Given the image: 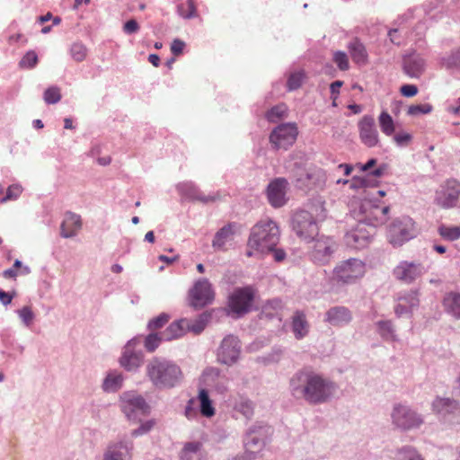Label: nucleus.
I'll return each mask as SVG.
<instances>
[{
  "label": "nucleus",
  "mask_w": 460,
  "mask_h": 460,
  "mask_svg": "<svg viewBox=\"0 0 460 460\" xmlns=\"http://www.w3.org/2000/svg\"><path fill=\"white\" fill-rule=\"evenodd\" d=\"M164 340L163 333L159 334L156 332H153L148 334L145 339V348L149 352H154L161 341Z\"/></svg>",
  "instance_id": "39"
},
{
  "label": "nucleus",
  "mask_w": 460,
  "mask_h": 460,
  "mask_svg": "<svg viewBox=\"0 0 460 460\" xmlns=\"http://www.w3.org/2000/svg\"><path fill=\"white\" fill-rule=\"evenodd\" d=\"M425 61L418 55H411L404 58V72L411 77H420L424 71Z\"/></svg>",
  "instance_id": "23"
},
{
  "label": "nucleus",
  "mask_w": 460,
  "mask_h": 460,
  "mask_svg": "<svg viewBox=\"0 0 460 460\" xmlns=\"http://www.w3.org/2000/svg\"><path fill=\"white\" fill-rule=\"evenodd\" d=\"M170 320V315L163 313L157 317L151 319L147 324V328L151 332H155L163 328Z\"/></svg>",
  "instance_id": "44"
},
{
  "label": "nucleus",
  "mask_w": 460,
  "mask_h": 460,
  "mask_svg": "<svg viewBox=\"0 0 460 460\" xmlns=\"http://www.w3.org/2000/svg\"><path fill=\"white\" fill-rule=\"evenodd\" d=\"M13 298V295L0 289V301L3 305H7L11 304Z\"/></svg>",
  "instance_id": "61"
},
{
  "label": "nucleus",
  "mask_w": 460,
  "mask_h": 460,
  "mask_svg": "<svg viewBox=\"0 0 460 460\" xmlns=\"http://www.w3.org/2000/svg\"><path fill=\"white\" fill-rule=\"evenodd\" d=\"M199 400L200 403V413L207 418L214 416L216 411L206 389L199 391Z\"/></svg>",
  "instance_id": "31"
},
{
  "label": "nucleus",
  "mask_w": 460,
  "mask_h": 460,
  "mask_svg": "<svg viewBox=\"0 0 460 460\" xmlns=\"http://www.w3.org/2000/svg\"><path fill=\"white\" fill-rule=\"evenodd\" d=\"M447 111L455 115L460 114V98L456 100L455 105H450Z\"/></svg>",
  "instance_id": "64"
},
{
  "label": "nucleus",
  "mask_w": 460,
  "mask_h": 460,
  "mask_svg": "<svg viewBox=\"0 0 460 460\" xmlns=\"http://www.w3.org/2000/svg\"><path fill=\"white\" fill-rule=\"evenodd\" d=\"M190 304L194 307H203L211 303L214 292L208 279H200L196 282L190 292Z\"/></svg>",
  "instance_id": "12"
},
{
  "label": "nucleus",
  "mask_w": 460,
  "mask_h": 460,
  "mask_svg": "<svg viewBox=\"0 0 460 460\" xmlns=\"http://www.w3.org/2000/svg\"><path fill=\"white\" fill-rule=\"evenodd\" d=\"M131 448L123 443H117L108 447L103 460H129L131 458Z\"/></svg>",
  "instance_id": "26"
},
{
  "label": "nucleus",
  "mask_w": 460,
  "mask_h": 460,
  "mask_svg": "<svg viewBox=\"0 0 460 460\" xmlns=\"http://www.w3.org/2000/svg\"><path fill=\"white\" fill-rule=\"evenodd\" d=\"M352 320L351 312L344 306L330 308L325 314V321L332 326H343Z\"/></svg>",
  "instance_id": "19"
},
{
  "label": "nucleus",
  "mask_w": 460,
  "mask_h": 460,
  "mask_svg": "<svg viewBox=\"0 0 460 460\" xmlns=\"http://www.w3.org/2000/svg\"><path fill=\"white\" fill-rule=\"evenodd\" d=\"M240 355V341L239 340L229 335L226 337L217 352V359L225 365H233L235 363Z\"/></svg>",
  "instance_id": "11"
},
{
  "label": "nucleus",
  "mask_w": 460,
  "mask_h": 460,
  "mask_svg": "<svg viewBox=\"0 0 460 460\" xmlns=\"http://www.w3.org/2000/svg\"><path fill=\"white\" fill-rule=\"evenodd\" d=\"M400 93L405 97H413L418 93V88L414 84H403L400 88Z\"/></svg>",
  "instance_id": "55"
},
{
  "label": "nucleus",
  "mask_w": 460,
  "mask_h": 460,
  "mask_svg": "<svg viewBox=\"0 0 460 460\" xmlns=\"http://www.w3.org/2000/svg\"><path fill=\"white\" fill-rule=\"evenodd\" d=\"M294 229L305 230L317 227V223L313 215L306 210H299L294 213L291 221Z\"/></svg>",
  "instance_id": "22"
},
{
  "label": "nucleus",
  "mask_w": 460,
  "mask_h": 460,
  "mask_svg": "<svg viewBox=\"0 0 460 460\" xmlns=\"http://www.w3.org/2000/svg\"><path fill=\"white\" fill-rule=\"evenodd\" d=\"M333 242L324 235H321L314 241L313 256L315 261L324 264L329 261L333 252Z\"/></svg>",
  "instance_id": "16"
},
{
  "label": "nucleus",
  "mask_w": 460,
  "mask_h": 460,
  "mask_svg": "<svg viewBox=\"0 0 460 460\" xmlns=\"http://www.w3.org/2000/svg\"><path fill=\"white\" fill-rule=\"evenodd\" d=\"M23 189L20 184L10 185L7 190L5 196L0 197V203H5L10 200L17 199L22 194Z\"/></svg>",
  "instance_id": "40"
},
{
  "label": "nucleus",
  "mask_w": 460,
  "mask_h": 460,
  "mask_svg": "<svg viewBox=\"0 0 460 460\" xmlns=\"http://www.w3.org/2000/svg\"><path fill=\"white\" fill-rule=\"evenodd\" d=\"M279 242V235L270 232H253L248 240L246 256L261 257L270 252Z\"/></svg>",
  "instance_id": "3"
},
{
  "label": "nucleus",
  "mask_w": 460,
  "mask_h": 460,
  "mask_svg": "<svg viewBox=\"0 0 460 460\" xmlns=\"http://www.w3.org/2000/svg\"><path fill=\"white\" fill-rule=\"evenodd\" d=\"M380 335L385 340H394V329L390 321H381L378 323Z\"/></svg>",
  "instance_id": "48"
},
{
  "label": "nucleus",
  "mask_w": 460,
  "mask_h": 460,
  "mask_svg": "<svg viewBox=\"0 0 460 460\" xmlns=\"http://www.w3.org/2000/svg\"><path fill=\"white\" fill-rule=\"evenodd\" d=\"M143 362V355L135 349V342L128 341L124 347L122 355L119 358V364L128 371L137 369Z\"/></svg>",
  "instance_id": "15"
},
{
  "label": "nucleus",
  "mask_w": 460,
  "mask_h": 460,
  "mask_svg": "<svg viewBox=\"0 0 460 460\" xmlns=\"http://www.w3.org/2000/svg\"><path fill=\"white\" fill-rule=\"evenodd\" d=\"M234 232H217L214 240L213 247L216 249H226L227 243L231 244Z\"/></svg>",
  "instance_id": "37"
},
{
  "label": "nucleus",
  "mask_w": 460,
  "mask_h": 460,
  "mask_svg": "<svg viewBox=\"0 0 460 460\" xmlns=\"http://www.w3.org/2000/svg\"><path fill=\"white\" fill-rule=\"evenodd\" d=\"M305 79L303 71L292 73L288 78L287 87L288 91H294L301 87Z\"/></svg>",
  "instance_id": "42"
},
{
  "label": "nucleus",
  "mask_w": 460,
  "mask_h": 460,
  "mask_svg": "<svg viewBox=\"0 0 460 460\" xmlns=\"http://www.w3.org/2000/svg\"><path fill=\"white\" fill-rule=\"evenodd\" d=\"M394 273L396 279L404 282H411L421 275L422 267L420 264L402 261L394 269Z\"/></svg>",
  "instance_id": "17"
},
{
  "label": "nucleus",
  "mask_w": 460,
  "mask_h": 460,
  "mask_svg": "<svg viewBox=\"0 0 460 460\" xmlns=\"http://www.w3.org/2000/svg\"><path fill=\"white\" fill-rule=\"evenodd\" d=\"M347 49L352 61L358 66H365L368 63V54L365 45L355 38L349 42Z\"/></svg>",
  "instance_id": "20"
},
{
  "label": "nucleus",
  "mask_w": 460,
  "mask_h": 460,
  "mask_svg": "<svg viewBox=\"0 0 460 460\" xmlns=\"http://www.w3.org/2000/svg\"><path fill=\"white\" fill-rule=\"evenodd\" d=\"M267 433V428H252L246 434L244 438L245 455L253 458V454L261 449L264 444V438Z\"/></svg>",
  "instance_id": "14"
},
{
  "label": "nucleus",
  "mask_w": 460,
  "mask_h": 460,
  "mask_svg": "<svg viewBox=\"0 0 460 460\" xmlns=\"http://www.w3.org/2000/svg\"><path fill=\"white\" fill-rule=\"evenodd\" d=\"M146 375L156 387L171 388L182 378V372L175 363L154 358L146 366Z\"/></svg>",
  "instance_id": "2"
},
{
  "label": "nucleus",
  "mask_w": 460,
  "mask_h": 460,
  "mask_svg": "<svg viewBox=\"0 0 460 460\" xmlns=\"http://www.w3.org/2000/svg\"><path fill=\"white\" fill-rule=\"evenodd\" d=\"M38 63V56L35 51H28L20 60L19 66L22 69L33 68Z\"/></svg>",
  "instance_id": "43"
},
{
  "label": "nucleus",
  "mask_w": 460,
  "mask_h": 460,
  "mask_svg": "<svg viewBox=\"0 0 460 460\" xmlns=\"http://www.w3.org/2000/svg\"><path fill=\"white\" fill-rule=\"evenodd\" d=\"M441 236L446 241H456L460 238V232H440Z\"/></svg>",
  "instance_id": "59"
},
{
  "label": "nucleus",
  "mask_w": 460,
  "mask_h": 460,
  "mask_svg": "<svg viewBox=\"0 0 460 460\" xmlns=\"http://www.w3.org/2000/svg\"><path fill=\"white\" fill-rule=\"evenodd\" d=\"M408 234L409 232H390L387 238L394 247H398L402 245L404 242L412 238V236H408Z\"/></svg>",
  "instance_id": "46"
},
{
  "label": "nucleus",
  "mask_w": 460,
  "mask_h": 460,
  "mask_svg": "<svg viewBox=\"0 0 460 460\" xmlns=\"http://www.w3.org/2000/svg\"><path fill=\"white\" fill-rule=\"evenodd\" d=\"M155 424V422L154 420H149L142 423L141 426L139 427V429L132 431V436L137 437V436L147 433L149 430H151L153 429Z\"/></svg>",
  "instance_id": "53"
},
{
  "label": "nucleus",
  "mask_w": 460,
  "mask_h": 460,
  "mask_svg": "<svg viewBox=\"0 0 460 460\" xmlns=\"http://www.w3.org/2000/svg\"><path fill=\"white\" fill-rule=\"evenodd\" d=\"M343 85V82L337 80L331 84L330 90H331V96H338L340 93V89Z\"/></svg>",
  "instance_id": "60"
},
{
  "label": "nucleus",
  "mask_w": 460,
  "mask_h": 460,
  "mask_svg": "<svg viewBox=\"0 0 460 460\" xmlns=\"http://www.w3.org/2000/svg\"><path fill=\"white\" fill-rule=\"evenodd\" d=\"M255 226L258 230H274L279 228L277 223L270 217L261 219Z\"/></svg>",
  "instance_id": "50"
},
{
  "label": "nucleus",
  "mask_w": 460,
  "mask_h": 460,
  "mask_svg": "<svg viewBox=\"0 0 460 460\" xmlns=\"http://www.w3.org/2000/svg\"><path fill=\"white\" fill-rule=\"evenodd\" d=\"M139 30V25L136 20L131 19L124 23L123 31L127 34L136 33Z\"/></svg>",
  "instance_id": "57"
},
{
  "label": "nucleus",
  "mask_w": 460,
  "mask_h": 460,
  "mask_svg": "<svg viewBox=\"0 0 460 460\" xmlns=\"http://www.w3.org/2000/svg\"><path fill=\"white\" fill-rule=\"evenodd\" d=\"M273 252L274 260L278 262L284 261L286 258V252L282 249H275L271 251Z\"/></svg>",
  "instance_id": "62"
},
{
  "label": "nucleus",
  "mask_w": 460,
  "mask_h": 460,
  "mask_svg": "<svg viewBox=\"0 0 460 460\" xmlns=\"http://www.w3.org/2000/svg\"><path fill=\"white\" fill-rule=\"evenodd\" d=\"M308 323L303 313L296 312L293 317L292 329L296 339H302L308 333Z\"/></svg>",
  "instance_id": "30"
},
{
  "label": "nucleus",
  "mask_w": 460,
  "mask_h": 460,
  "mask_svg": "<svg viewBox=\"0 0 460 460\" xmlns=\"http://www.w3.org/2000/svg\"><path fill=\"white\" fill-rule=\"evenodd\" d=\"M333 62L337 65L340 70L347 71L349 68V62L347 54L343 51H335L332 57Z\"/></svg>",
  "instance_id": "47"
},
{
  "label": "nucleus",
  "mask_w": 460,
  "mask_h": 460,
  "mask_svg": "<svg viewBox=\"0 0 460 460\" xmlns=\"http://www.w3.org/2000/svg\"><path fill=\"white\" fill-rule=\"evenodd\" d=\"M253 296L251 288H238L230 296L228 305L237 315L243 314L250 310Z\"/></svg>",
  "instance_id": "10"
},
{
  "label": "nucleus",
  "mask_w": 460,
  "mask_h": 460,
  "mask_svg": "<svg viewBox=\"0 0 460 460\" xmlns=\"http://www.w3.org/2000/svg\"><path fill=\"white\" fill-rule=\"evenodd\" d=\"M289 183L283 177L275 178L270 181L266 189V196L269 203L275 208H282L288 200L287 196Z\"/></svg>",
  "instance_id": "7"
},
{
  "label": "nucleus",
  "mask_w": 460,
  "mask_h": 460,
  "mask_svg": "<svg viewBox=\"0 0 460 460\" xmlns=\"http://www.w3.org/2000/svg\"><path fill=\"white\" fill-rule=\"evenodd\" d=\"M83 222L80 215L73 212H66L61 223V230H77L82 228Z\"/></svg>",
  "instance_id": "33"
},
{
  "label": "nucleus",
  "mask_w": 460,
  "mask_h": 460,
  "mask_svg": "<svg viewBox=\"0 0 460 460\" xmlns=\"http://www.w3.org/2000/svg\"><path fill=\"white\" fill-rule=\"evenodd\" d=\"M191 401L189 402L188 405L186 406V409H185V416L189 419V420H191L193 419L196 415H197V411L196 410L191 406Z\"/></svg>",
  "instance_id": "63"
},
{
  "label": "nucleus",
  "mask_w": 460,
  "mask_h": 460,
  "mask_svg": "<svg viewBox=\"0 0 460 460\" xmlns=\"http://www.w3.org/2000/svg\"><path fill=\"white\" fill-rule=\"evenodd\" d=\"M292 394L309 403L327 402L335 393V384L322 375L309 369L297 372L290 382Z\"/></svg>",
  "instance_id": "1"
},
{
  "label": "nucleus",
  "mask_w": 460,
  "mask_h": 460,
  "mask_svg": "<svg viewBox=\"0 0 460 460\" xmlns=\"http://www.w3.org/2000/svg\"><path fill=\"white\" fill-rule=\"evenodd\" d=\"M432 110V107L429 104H417L411 105L408 109V113L410 115H418V114H427L429 113Z\"/></svg>",
  "instance_id": "49"
},
{
  "label": "nucleus",
  "mask_w": 460,
  "mask_h": 460,
  "mask_svg": "<svg viewBox=\"0 0 460 460\" xmlns=\"http://www.w3.org/2000/svg\"><path fill=\"white\" fill-rule=\"evenodd\" d=\"M187 318L172 322L163 332L164 341L179 339L187 333Z\"/></svg>",
  "instance_id": "25"
},
{
  "label": "nucleus",
  "mask_w": 460,
  "mask_h": 460,
  "mask_svg": "<svg viewBox=\"0 0 460 460\" xmlns=\"http://www.w3.org/2000/svg\"><path fill=\"white\" fill-rule=\"evenodd\" d=\"M297 134L295 124H281L271 132L270 141L276 149H288L295 143Z\"/></svg>",
  "instance_id": "8"
},
{
  "label": "nucleus",
  "mask_w": 460,
  "mask_h": 460,
  "mask_svg": "<svg viewBox=\"0 0 460 460\" xmlns=\"http://www.w3.org/2000/svg\"><path fill=\"white\" fill-rule=\"evenodd\" d=\"M344 241L349 247L354 249L365 248L370 242L367 232H346Z\"/></svg>",
  "instance_id": "27"
},
{
  "label": "nucleus",
  "mask_w": 460,
  "mask_h": 460,
  "mask_svg": "<svg viewBox=\"0 0 460 460\" xmlns=\"http://www.w3.org/2000/svg\"><path fill=\"white\" fill-rule=\"evenodd\" d=\"M445 310L455 318H460V294L456 292L447 293L443 299Z\"/></svg>",
  "instance_id": "28"
},
{
  "label": "nucleus",
  "mask_w": 460,
  "mask_h": 460,
  "mask_svg": "<svg viewBox=\"0 0 460 460\" xmlns=\"http://www.w3.org/2000/svg\"><path fill=\"white\" fill-rule=\"evenodd\" d=\"M202 443L199 441L188 442L181 452V460H199Z\"/></svg>",
  "instance_id": "29"
},
{
  "label": "nucleus",
  "mask_w": 460,
  "mask_h": 460,
  "mask_svg": "<svg viewBox=\"0 0 460 460\" xmlns=\"http://www.w3.org/2000/svg\"><path fill=\"white\" fill-rule=\"evenodd\" d=\"M417 306H419L418 293L411 291L407 295L399 297L394 312L397 316H402L411 314L412 309Z\"/></svg>",
  "instance_id": "21"
},
{
  "label": "nucleus",
  "mask_w": 460,
  "mask_h": 460,
  "mask_svg": "<svg viewBox=\"0 0 460 460\" xmlns=\"http://www.w3.org/2000/svg\"><path fill=\"white\" fill-rule=\"evenodd\" d=\"M121 409L128 420H140L149 412V406L140 395L124 393L121 396Z\"/></svg>",
  "instance_id": "5"
},
{
  "label": "nucleus",
  "mask_w": 460,
  "mask_h": 460,
  "mask_svg": "<svg viewBox=\"0 0 460 460\" xmlns=\"http://www.w3.org/2000/svg\"><path fill=\"white\" fill-rule=\"evenodd\" d=\"M122 382L123 376L121 374L111 372L104 379L102 387L106 392H116L121 387Z\"/></svg>",
  "instance_id": "34"
},
{
  "label": "nucleus",
  "mask_w": 460,
  "mask_h": 460,
  "mask_svg": "<svg viewBox=\"0 0 460 460\" xmlns=\"http://www.w3.org/2000/svg\"><path fill=\"white\" fill-rule=\"evenodd\" d=\"M181 195L190 201H199L202 203L214 202L217 198L216 196H206L199 191L192 183L183 182L177 186Z\"/></svg>",
  "instance_id": "18"
},
{
  "label": "nucleus",
  "mask_w": 460,
  "mask_h": 460,
  "mask_svg": "<svg viewBox=\"0 0 460 460\" xmlns=\"http://www.w3.org/2000/svg\"><path fill=\"white\" fill-rule=\"evenodd\" d=\"M18 314L27 326H29L31 323L34 318L33 312L31 311L30 306H24L22 309H20L18 311Z\"/></svg>",
  "instance_id": "51"
},
{
  "label": "nucleus",
  "mask_w": 460,
  "mask_h": 460,
  "mask_svg": "<svg viewBox=\"0 0 460 460\" xmlns=\"http://www.w3.org/2000/svg\"><path fill=\"white\" fill-rule=\"evenodd\" d=\"M460 195V183L456 181H447L437 192V204L442 208H452L456 205Z\"/></svg>",
  "instance_id": "13"
},
{
  "label": "nucleus",
  "mask_w": 460,
  "mask_h": 460,
  "mask_svg": "<svg viewBox=\"0 0 460 460\" xmlns=\"http://www.w3.org/2000/svg\"><path fill=\"white\" fill-rule=\"evenodd\" d=\"M180 16L184 19H190L197 16V8L194 0H187L177 7Z\"/></svg>",
  "instance_id": "36"
},
{
  "label": "nucleus",
  "mask_w": 460,
  "mask_h": 460,
  "mask_svg": "<svg viewBox=\"0 0 460 460\" xmlns=\"http://www.w3.org/2000/svg\"><path fill=\"white\" fill-rule=\"evenodd\" d=\"M412 139V136L407 132H399L394 135V140L400 146H408Z\"/></svg>",
  "instance_id": "52"
},
{
  "label": "nucleus",
  "mask_w": 460,
  "mask_h": 460,
  "mask_svg": "<svg viewBox=\"0 0 460 460\" xmlns=\"http://www.w3.org/2000/svg\"><path fill=\"white\" fill-rule=\"evenodd\" d=\"M360 141L367 147L376 146L379 143V134L375 119L371 115H364L358 122Z\"/></svg>",
  "instance_id": "9"
},
{
  "label": "nucleus",
  "mask_w": 460,
  "mask_h": 460,
  "mask_svg": "<svg viewBox=\"0 0 460 460\" xmlns=\"http://www.w3.org/2000/svg\"><path fill=\"white\" fill-rule=\"evenodd\" d=\"M70 54L74 60L82 62L87 57V48L82 42H75L71 45Z\"/></svg>",
  "instance_id": "38"
},
{
  "label": "nucleus",
  "mask_w": 460,
  "mask_h": 460,
  "mask_svg": "<svg viewBox=\"0 0 460 460\" xmlns=\"http://www.w3.org/2000/svg\"><path fill=\"white\" fill-rule=\"evenodd\" d=\"M366 272V264L358 259L341 261L333 270V279L338 282L350 284L362 278Z\"/></svg>",
  "instance_id": "4"
},
{
  "label": "nucleus",
  "mask_w": 460,
  "mask_h": 460,
  "mask_svg": "<svg viewBox=\"0 0 460 460\" xmlns=\"http://www.w3.org/2000/svg\"><path fill=\"white\" fill-rule=\"evenodd\" d=\"M401 460H423L413 448H405L400 453Z\"/></svg>",
  "instance_id": "54"
},
{
  "label": "nucleus",
  "mask_w": 460,
  "mask_h": 460,
  "mask_svg": "<svg viewBox=\"0 0 460 460\" xmlns=\"http://www.w3.org/2000/svg\"><path fill=\"white\" fill-rule=\"evenodd\" d=\"M288 109L285 104H279L271 108L266 114L268 120L275 122L278 119L284 118L287 114Z\"/></svg>",
  "instance_id": "41"
},
{
  "label": "nucleus",
  "mask_w": 460,
  "mask_h": 460,
  "mask_svg": "<svg viewBox=\"0 0 460 460\" xmlns=\"http://www.w3.org/2000/svg\"><path fill=\"white\" fill-rule=\"evenodd\" d=\"M432 410L437 414L446 416L457 411L459 404L454 399L437 397L432 402Z\"/></svg>",
  "instance_id": "24"
},
{
  "label": "nucleus",
  "mask_w": 460,
  "mask_h": 460,
  "mask_svg": "<svg viewBox=\"0 0 460 460\" xmlns=\"http://www.w3.org/2000/svg\"><path fill=\"white\" fill-rule=\"evenodd\" d=\"M43 99L48 104H55L61 99L60 89L57 86H51L44 92Z\"/></svg>",
  "instance_id": "45"
},
{
  "label": "nucleus",
  "mask_w": 460,
  "mask_h": 460,
  "mask_svg": "<svg viewBox=\"0 0 460 460\" xmlns=\"http://www.w3.org/2000/svg\"><path fill=\"white\" fill-rule=\"evenodd\" d=\"M236 408L245 416L252 414L253 411L252 402L249 400L240 402V404L237 405Z\"/></svg>",
  "instance_id": "56"
},
{
  "label": "nucleus",
  "mask_w": 460,
  "mask_h": 460,
  "mask_svg": "<svg viewBox=\"0 0 460 460\" xmlns=\"http://www.w3.org/2000/svg\"><path fill=\"white\" fill-rule=\"evenodd\" d=\"M378 123L381 128V131L385 136H392L395 131V124L392 116L388 113L387 111L384 110L378 116Z\"/></svg>",
  "instance_id": "32"
},
{
  "label": "nucleus",
  "mask_w": 460,
  "mask_h": 460,
  "mask_svg": "<svg viewBox=\"0 0 460 460\" xmlns=\"http://www.w3.org/2000/svg\"><path fill=\"white\" fill-rule=\"evenodd\" d=\"M185 43L181 40H174L171 45V51L173 55L179 56L182 53Z\"/></svg>",
  "instance_id": "58"
},
{
  "label": "nucleus",
  "mask_w": 460,
  "mask_h": 460,
  "mask_svg": "<svg viewBox=\"0 0 460 460\" xmlns=\"http://www.w3.org/2000/svg\"><path fill=\"white\" fill-rule=\"evenodd\" d=\"M208 317V314H202L195 319H187V332H190L194 334H199L205 329Z\"/></svg>",
  "instance_id": "35"
},
{
  "label": "nucleus",
  "mask_w": 460,
  "mask_h": 460,
  "mask_svg": "<svg viewBox=\"0 0 460 460\" xmlns=\"http://www.w3.org/2000/svg\"><path fill=\"white\" fill-rule=\"evenodd\" d=\"M392 420L396 427L402 429L418 428L423 423L422 418L416 411L402 404L394 406Z\"/></svg>",
  "instance_id": "6"
}]
</instances>
